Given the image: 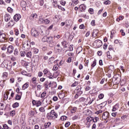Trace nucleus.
Masks as SVG:
<instances>
[{
  "label": "nucleus",
  "mask_w": 129,
  "mask_h": 129,
  "mask_svg": "<svg viewBox=\"0 0 129 129\" xmlns=\"http://www.w3.org/2000/svg\"><path fill=\"white\" fill-rule=\"evenodd\" d=\"M20 5L23 9H25V10H26V7H27V3H26V2L22 1Z\"/></svg>",
  "instance_id": "16"
},
{
  "label": "nucleus",
  "mask_w": 129,
  "mask_h": 129,
  "mask_svg": "<svg viewBox=\"0 0 129 129\" xmlns=\"http://www.w3.org/2000/svg\"><path fill=\"white\" fill-rule=\"evenodd\" d=\"M7 11L9 12V13H12L13 12V9L11 7H8L7 8Z\"/></svg>",
  "instance_id": "46"
},
{
  "label": "nucleus",
  "mask_w": 129,
  "mask_h": 129,
  "mask_svg": "<svg viewBox=\"0 0 129 129\" xmlns=\"http://www.w3.org/2000/svg\"><path fill=\"white\" fill-rule=\"evenodd\" d=\"M7 52L10 54H11L13 52H14V46L12 45H10L8 47Z\"/></svg>",
  "instance_id": "11"
},
{
  "label": "nucleus",
  "mask_w": 129,
  "mask_h": 129,
  "mask_svg": "<svg viewBox=\"0 0 129 129\" xmlns=\"http://www.w3.org/2000/svg\"><path fill=\"white\" fill-rule=\"evenodd\" d=\"M3 76L4 77H5V78H6V77H8V73L7 72H4L3 73Z\"/></svg>",
  "instance_id": "64"
},
{
  "label": "nucleus",
  "mask_w": 129,
  "mask_h": 129,
  "mask_svg": "<svg viewBox=\"0 0 129 129\" xmlns=\"http://www.w3.org/2000/svg\"><path fill=\"white\" fill-rule=\"evenodd\" d=\"M52 6L53 7H54V8H57V7H58V2L57 1H53L52 3Z\"/></svg>",
  "instance_id": "22"
},
{
  "label": "nucleus",
  "mask_w": 129,
  "mask_h": 129,
  "mask_svg": "<svg viewBox=\"0 0 129 129\" xmlns=\"http://www.w3.org/2000/svg\"><path fill=\"white\" fill-rule=\"evenodd\" d=\"M9 63V61L7 60H5L3 61V62L1 64V66L4 68H6L7 67V66Z\"/></svg>",
  "instance_id": "17"
},
{
  "label": "nucleus",
  "mask_w": 129,
  "mask_h": 129,
  "mask_svg": "<svg viewBox=\"0 0 129 129\" xmlns=\"http://www.w3.org/2000/svg\"><path fill=\"white\" fill-rule=\"evenodd\" d=\"M15 25V22L13 20H11L8 23V27H13Z\"/></svg>",
  "instance_id": "18"
},
{
  "label": "nucleus",
  "mask_w": 129,
  "mask_h": 129,
  "mask_svg": "<svg viewBox=\"0 0 129 129\" xmlns=\"http://www.w3.org/2000/svg\"><path fill=\"white\" fill-rule=\"evenodd\" d=\"M0 109H1V110H4V104L0 103Z\"/></svg>",
  "instance_id": "57"
},
{
  "label": "nucleus",
  "mask_w": 129,
  "mask_h": 129,
  "mask_svg": "<svg viewBox=\"0 0 129 129\" xmlns=\"http://www.w3.org/2000/svg\"><path fill=\"white\" fill-rule=\"evenodd\" d=\"M16 114V111L15 110H12L10 112L11 116H14Z\"/></svg>",
  "instance_id": "34"
},
{
  "label": "nucleus",
  "mask_w": 129,
  "mask_h": 129,
  "mask_svg": "<svg viewBox=\"0 0 129 129\" xmlns=\"http://www.w3.org/2000/svg\"><path fill=\"white\" fill-rule=\"evenodd\" d=\"M3 128L4 129H11V128L9 127V126H8L6 124H5L4 125H3Z\"/></svg>",
  "instance_id": "52"
},
{
  "label": "nucleus",
  "mask_w": 129,
  "mask_h": 129,
  "mask_svg": "<svg viewBox=\"0 0 129 129\" xmlns=\"http://www.w3.org/2000/svg\"><path fill=\"white\" fill-rule=\"evenodd\" d=\"M96 59H94V60L93 62V63L91 64L92 67H95L96 66Z\"/></svg>",
  "instance_id": "33"
},
{
  "label": "nucleus",
  "mask_w": 129,
  "mask_h": 129,
  "mask_svg": "<svg viewBox=\"0 0 129 129\" xmlns=\"http://www.w3.org/2000/svg\"><path fill=\"white\" fill-rule=\"evenodd\" d=\"M79 9H80L81 13H83V12H85V10H86V6L84 4H81L79 7Z\"/></svg>",
  "instance_id": "10"
},
{
  "label": "nucleus",
  "mask_w": 129,
  "mask_h": 129,
  "mask_svg": "<svg viewBox=\"0 0 129 129\" xmlns=\"http://www.w3.org/2000/svg\"><path fill=\"white\" fill-rule=\"evenodd\" d=\"M13 19L15 22H18L21 19V15L20 14H16L14 16Z\"/></svg>",
  "instance_id": "13"
},
{
  "label": "nucleus",
  "mask_w": 129,
  "mask_h": 129,
  "mask_svg": "<svg viewBox=\"0 0 129 129\" xmlns=\"http://www.w3.org/2000/svg\"><path fill=\"white\" fill-rule=\"evenodd\" d=\"M51 126V122H47L44 124V125L43 126H40V129H49V127Z\"/></svg>",
  "instance_id": "4"
},
{
  "label": "nucleus",
  "mask_w": 129,
  "mask_h": 129,
  "mask_svg": "<svg viewBox=\"0 0 129 129\" xmlns=\"http://www.w3.org/2000/svg\"><path fill=\"white\" fill-rule=\"evenodd\" d=\"M39 21L41 24H44V23L45 22V19H43L42 18H39Z\"/></svg>",
  "instance_id": "32"
},
{
  "label": "nucleus",
  "mask_w": 129,
  "mask_h": 129,
  "mask_svg": "<svg viewBox=\"0 0 129 129\" xmlns=\"http://www.w3.org/2000/svg\"><path fill=\"white\" fill-rule=\"evenodd\" d=\"M26 56L28 57V58H32V52L28 51L26 53Z\"/></svg>",
  "instance_id": "23"
},
{
  "label": "nucleus",
  "mask_w": 129,
  "mask_h": 129,
  "mask_svg": "<svg viewBox=\"0 0 129 129\" xmlns=\"http://www.w3.org/2000/svg\"><path fill=\"white\" fill-rule=\"evenodd\" d=\"M39 5L41 7L42 6H44V0H40Z\"/></svg>",
  "instance_id": "59"
},
{
  "label": "nucleus",
  "mask_w": 129,
  "mask_h": 129,
  "mask_svg": "<svg viewBox=\"0 0 129 129\" xmlns=\"http://www.w3.org/2000/svg\"><path fill=\"white\" fill-rule=\"evenodd\" d=\"M77 108L76 107H73L71 109V113H75V112H76V110Z\"/></svg>",
  "instance_id": "28"
},
{
  "label": "nucleus",
  "mask_w": 129,
  "mask_h": 129,
  "mask_svg": "<svg viewBox=\"0 0 129 129\" xmlns=\"http://www.w3.org/2000/svg\"><path fill=\"white\" fill-rule=\"evenodd\" d=\"M47 35H49V33H45L44 36L42 38V42L43 43L47 42L49 44V47H54L55 46V42L53 41V37H48Z\"/></svg>",
  "instance_id": "1"
},
{
  "label": "nucleus",
  "mask_w": 129,
  "mask_h": 129,
  "mask_svg": "<svg viewBox=\"0 0 129 129\" xmlns=\"http://www.w3.org/2000/svg\"><path fill=\"white\" fill-rule=\"evenodd\" d=\"M38 77H41V76H43V73H42V72H38Z\"/></svg>",
  "instance_id": "60"
},
{
  "label": "nucleus",
  "mask_w": 129,
  "mask_h": 129,
  "mask_svg": "<svg viewBox=\"0 0 129 129\" xmlns=\"http://www.w3.org/2000/svg\"><path fill=\"white\" fill-rule=\"evenodd\" d=\"M46 92H43L41 95V98H44L46 96Z\"/></svg>",
  "instance_id": "39"
},
{
  "label": "nucleus",
  "mask_w": 129,
  "mask_h": 129,
  "mask_svg": "<svg viewBox=\"0 0 129 129\" xmlns=\"http://www.w3.org/2000/svg\"><path fill=\"white\" fill-rule=\"evenodd\" d=\"M82 50H83V49L82 48V47L79 46L77 49V52H78V54H79V53L82 51Z\"/></svg>",
  "instance_id": "25"
},
{
  "label": "nucleus",
  "mask_w": 129,
  "mask_h": 129,
  "mask_svg": "<svg viewBox=\"0 0 129 129\" xmlns=\"http://www.w3.org/2000/svg\"><path fill=\"white\" fill-rule=\"evenodd\" d=\"M98 119H99L98 117H93V122H97V120H98Z\"/></svg>",
  "instance_id": "31"
},
{
  "label": "nucleus",
  "mask_w": 129,
  "mask_h": 129,
  "mask_svg": "<svg viewBox=\"0 0 129 129\" xmlns=\"http://www.w3.org/2000/svg\"><path fill=\"white\" fill-rule=\"evenodd\" d=\"M102 118L105 120L109 119V113L108 112H105L103 113Z\"/></svg>",
  "instance_id": "6"
},
{
  "label": "nucleus",
  "mask_w": 129,
  "mask_h": 129,
  "mask_svg": "<svg viewBox=\"0 0 129 129\" xmlns=\"http://www.w3.org/2000/svg\"><path fill=\"white\" fill-rule=\"evenodd\" d=\"M5 22H9L11 20V15L9 14H6L4 17Z\"/></svg>",
  "instance_id": "15"
},
{
  "label": "nucleus",
  "mask_w": 129,
  "mask_h": 129,
  "mask_svg": "<svg viewBox=\"0 0 129 129\" xmlns=\"http://www.w3.org/2000/svg\"><path fill=\"white\" fill-rule=\"evenodd\" d=\"M52 100L53 101H57V100H58V97L57 96H54Z\"/></svg>",
  "instance_id": "61"
},
{
  "label": "nucleus",
  "mask_w": 129,
  "mask_h": 129,
  "mask_svg": "<svg viewBox=\"0 0 129 129\" xmlns=\"http://www.w3.org/2000/svg\"><path fill=\"white\" fill-rule=\"evenodd\" d=\"M89 35H90V32L89 31H87V32L86 33V35H85V37H89Z\"/></svg>",
  "instance_id": "63"
},
{
  "label": "nucleus",
  "mask_w": 129,
  "mask_h": 129,
  "mask_svg": "<svg viewBox=\"0 0 129 129\" xmlns=\"http://www.w3.org/2000/svg\"><path fill=\"white\" fill-rule=\"evenodd\" d=\"M87 120L88 122H91V121H93V117L92 116L87 117Z\"/></svg>",
  "instance_id": "21"
},
{
  "label": "nucleus",
  "mask_w": 129,
  "mask_h": 129,
  "mask_svg": "<svg viewBox=\"0 0 129 129\" xmlns=\"http://www.w3.org/2000/svg\"><path fill=\"white\" fill-rule=\"evenodd\" d=\"M78 85V82H75L72 85V87H76Z\"/></svg>",
  "instance_id": "30"
},
{
  "label": "nucleus",
  "mask_w": 129,
  "mask_h": 129,
  "mask_svg": "<svg viewBox=\"0 0 129 129\" xmlns=\"http://www.w3.org/2000/svg\"><path fill=\"white\" fill-rule=\"evenodd\" d=\"M60 4H61L62 6H65V5H66V2L62 0L61 1H60Z\"/></svg>",
  "instance_id": "54"
},
{
  "label": "nucleus",
  "mask_w": 129,
  "mask_h": 129,
  "mask_svg": "<svg viewBox=\"0 0 129 129\" xmlns=\"http://www.w3.org/2000/svg\"><path fill=\"white\" fill-rule=\"evenodd\" d=\"M57 8L58 9H59V10H61V11H62V12H65V9L64 8L60 6H57Z\"/></svg>",
  "instance_id": "37"
},
{
  "label": "nucleus",
  "mask_w": 129,
  "mask_h": 129,
  "mask_svg": "<svg viewBox=\"0 0 129 129\" xmlns=\"http://www.w3.org/2000/svg\"><path fill=\"white\" fill-rule=\"evenodd\" d=\"M103 48L104 50H106V49H107V44L106 43H104Z\"/></svg>",
  "instance_id": "55"
},
{
  "label": "nucleus",
  "mask_w": 129,
  "mask_h": 129,
  "mask_svg": "<svg viewBox=\"0 0 129 129\" xmlns=\"http://www.w3.org/2000/svg\"><path fill=\"white\" fill-rule=\"evenodd\" d=\"M67 119V116H62L60 117V120H66Z\"/></svg>",
  "instance_id": "42"
},
{
  "label": "nucleus",
  "mask_w": 129,
  "mask_h": 129,
  "mask_svg": "<svg viewBox=\"0 0 129 129\" xmlns=\"http://www.w3.org/2000/svg\"><path fill=\"white\" fill-rule=\"evenodd\" d=\"M127 117V116L126 115H124L121 117V119H123V120H124L126 119Z\"/></svg>",
  "instance_id": "47"
},
{
  "label": "nucleus",
  "mask_w": 129,
  "mask_h": 129,
  "mask_svg": "<svg viewBox=\"0 0 129 129\" xmlns=\"http://www.w3.org/2000/svg\"><path fill=\"white\" fill-rule=\"evenodd\" d=\"M30 47H31V46H30V44L28 43L26 44H24L23 45V48H24L25 51H28V50L30 49Z\"/></svg>",
  "instance_id": "12"
},
{
  "label": "nucleus",
  "mask_w": 129,
  "mask_h": 129,
  "mask_svg": "<svg viewBox=\"0 0 129 129\" xmlns=\"http://www.w3.org/2000/svg\"><path fill=\"white\" fill-rule=\"evenodd\" d=\"M80 89H81V86H78L77 87V88H76V91H78V90H80Z\"/></svg>",
  "instance_id": "62"
},
{
  "label": "nucleus",
  "mask_w": 129,
  "mask_h": 129,
  "mask_svg": "<svg viewBox=\"0 0 129 129\" xmlns=\"http://www.w3.org/2000/svg\"><path fill=\"white\" fill-rule=\"evenodd\" d=\"M59 61V60H55V57H51L49 58V60L48 61V64L50 65L51 64H53V63H57V61Z\"/></svg>",
  "instance_id": "7"
},
{
  "label": "nucleus",
  "mask_w": 129,
  "mask_h": 129,
  "mask_svg": "<svg viewBox=\"0 0 129 129\" xmlns=\"http://www.w3.org/2000/svg\"><path fill=\"white\" fill-rule=\"evenodd\" d=\"M32 52H33L34 54H38L39 52V49H38V48H32Z\"/></svg>",
  "instance_id": "24"
},
{
  "label": "nucleus",
  "mask_w": 129,
  "mask_h": 129,
  "mask_svg": "<svg viewBox=\"0 0 129 129\" xmlns=\"http://www.w3.org/2000/svg\"><path fill=\"white\" fill-rule=\"evenodd\" d=\"M93 9L92 8H90L88 10L89 12L90 13V14H91V15H93L94 14V12H93Z\"/></svg>",
  "instance_id": "38"
},
{
  "label": "nucleus",
  "mask_w": 129,
  "mask_h": 129,
  "mask_svg": "<svg viewBox=\"0 0 129 129\" xmlns=\"http://www.w3.org/2000/svg\"><path fill=\"white\" fill-rule=\"evenodd\" d=\"M91 26H93V27H95V20H92L91 22Z\"/></svg>",
  "instance_id": "51"
},
{
  "label": "nucleus",
  "mask_w": 129,
  "mask_h": 129,
  "mask_svg": "<svg viewBox=\"0 0 129 129\" xmlns=\"http://www.w3.org/2000/svg\"><path fill=\"white\" fill-rule=\"evenodd\" d=\"M104 97V95L103 94H100L98 96L99 99H102Z\"/></svg>",
  "instance_id": "40"
},
{
  "label": "nucleus",
  "mask_w": 129,
  "mask_h": 129,
  "mask_svg": "<svg viewBox=\"0 0 129 129\" xmlns=\"http://www.w3.org/2000/svg\"><path fill=\"white\" fill-rule=\"evenodd\" d=\"M29 87V84L26 83L24 85L22 86V89L23 90H25V89H27Z\"/></svg>",
  "instance_id": "19"
},
{
  "label": "nucleus",
  "mask_w": 129,
  "mask_h": 129,
  "mask_svg": "<svg viewBox=\"0 0 129 129\" xmlns=\"http://www.w3.org/2000/svg\"><path fill=\"white\" fill-rule=\"evenodd\" d=\"M49 23H50V20H49L48 19H46L44 20V24L45 25H47L48 24H49Z\"/></svg>",
  "instance_id": "36"
},
{
  "label": "nucleus",
  "mask_w": 129,
  "mask_h": 129,
  "mask_svg": "<svg viewBox=\"0 0 129 129\" xmlns=\"http://www.w3.org/2000/svg\"><path fill=\"white\" fill-rule=\"evenodd\" d=\"M21 98H22V96H21V95H19V94H17L16 96L15 99L16 100H21Z\"/></svg>",
  "instance_id": "27"
},
{
  "label": "nucleus",
  "mask_w": 129,
  "mask_h": 129,
  "mask_svg": "<svg viewBox=\"0 0 129 129\" xmlns=\"http://www.w3.org/2000/svg\"><path fill=\"white\" fill-rule=\"evenodd\" d=\"M94 43L97 48H100V46H102V42L100 40H96Z\"/></svg>",
  "instance_id": "8"
},
{
  "label": "nucleus",
  "mask_w": 129,
  "mask_h": 129,
  "mask_svg": "<svg viewBox=\"0 0 129 129\" xmlns=\"http://www.w3.org/2000/svg\"><path fill=\"white\" fill-rule=\"evenodd\" d=\"M42 103H41L40 101H37L36 106L37 107H38V106H40V105H41Z\"/></svg>",
  "instance_id": "49"
},
{
  "label": "nucleus",
  "mask_w": 129,
  "mask_h": 129,
  "mask_svg": "<svg viewBox=\"0 0 129 129\" xmlns=\"http://www.w3.org/2000/svg\"><path fill=\"white\" fill-rule=\"evenodd\" d=\"M26 52L25 51H21V57H25V56H26Z\"/></svg>",
  "instance_id": "44"
},
{
  "label": "nucleus",
  "mask_w": 129,
  "mask_h": 129,
  "mask_svg": "<svg viewBox=\"0 0 129 129\" xmlns=\"http://www.w3.org/2000/svg\"><path fill=\"white\" fill-rule=\"evenodd\" d=\"M77 93H78V94L79 95H81V94L83 93V92L81 91V89H80L79 90L77 91Z\"/></svg>",
  "instance_id": "50"
},
{
  "label": "nucleus",
  "mask_w": 129,
  "mask_h": 129,
  "mask_svg": "<svg viewBox=\"0 0 129 129\" xmlns=\"http://www.w3.org/2000/svg\"><path fill=\"white\" fill-rule=\"evenodd\" d=\"M37 14H32L30 16V18H32L33 19H36L37 18Z\"/></svg>",
  "instance_id": "48"
},
{
  "label": "nucleus",
  "mask_w": 129,
  "mask_h": 129,
  "mask_svg": "<svg viewBox=\"0 0 129 129\" xmlns=\"http://www.w3.org/2000/svg\"><path fill=\"white\" fill-rule=\"evenodd\" d=\"M119 108V104L117 103L113 106L112 111H116Z\"/></svg>",
  "instance_id": "14"
},
{
  "label": "nucleus",
  "mask_w": 129,
  "mask_h": 129,
  "mask_svg": "<svg viewBox=\"0 0 129 129\" xmlns=\"http://www.w3.org/2000/svg\"><path fill=\"white\" fill-rule=\"evenodd\" d=\"M44 75H46V76H52V73L49 71V70L48 69H45L43 71Z\"/></svg>",
  "instance_id": "9"
},
{
  "label": "nucleus",
  "mask_w": 129,
  "mask_h": 129,
  "mask_svg": "<svg viewBox=\"0 0 129 129\" xmlns=\"http://www.w3.org/2000/svg\"><path fill=\"white\" fill-rule=\"evenodd\" d=\"M6 36V34L3 33L0 36V42L4 43V42H6V41H8V38H7Z\"/></svg>",
  "instance_id": "5"
},
{
  "label": "nucleus",
  "mask_w": 129,
  "mask_h": 129,
  "mask_svg": "<svg viewBox=\"0 0 129 129\" xmlns=\"http://www.w3.org/2000/svg\"><path fill=\"white\" fill-rule=\"evenodd\" d=\"M14 55L15 56H18V55H19V50L17 48L14 50Z\"/></svg>",
  "instance_id": "29"
},
{
  "label": "nucleus",
  "mask_w": 129,
  "mask_h": 129,
  "mask_svg": "<svg viewBox=\"0 0 129 129\" xmlns=\"http://www.w3.org/2000/svg\"><path fill=\"white\" fill-rule=\"evenodd\" d=\"M107 57L109 59H111L112 57L111 55H110V53H109V51H107Z\"/></svg>",
  "instance_id": "56"
},
{
  "label": "nucleus",
  "mask_w": 129,
  "mask_h": 129,
  "mask_svg": "<svg viewBox=\"0 0 129 129\" xmlns=\"http://www.w3.org/2000/svg\"><path fill=\"white\" fill-rule=\"evenodd\" d=\"M69 51H73V44H71L69 47Z\"/></svg>",
  "instance_id": "41"
},
{
  "label": "nucleus",
  "mask_w": 129,
  "mask_h": 129,
  "mask_svg": "<svg viewBox=\"0 0 129 129\" xmlns=\"http://www.w3.org/2000/svg\"><path fill=\"white\" fill-rule=\"evenodd\" d=\"M7 69H8V70H10V69H12V64L11 63V62H10V63H8V65L6 66V68Z\"/></svg>",
  "instance_id": "26"
},
{
  "label": "nucleus",
  "mask_w": 129,
  "mask_h": 129,
  "mask_svg": "<svg viewBox=\"0 0 129 129\" xmlns=\"http://www.w3.org/2000/svg\"><path fill=\"white\" fill-rule=\"evenodd\" d=\"M53 69L55 71H56V70H57V69H58V63H57L56 64H55V65L53 66Z\"/></svg>",
  "instance_id": "43"
},
{
  "label": "nucleus",
  "mask_w": 129,
  "mask_h": 129,
  "mask_svg": "<svg viewBox=\"0 0 129 129\" xmlns=\"http://www.w3.org/2000/svg\"><path fill=\"white\" fill-rule=\"evenodd\" d=\"M19 105L20 104H19V103L16 102L13 104L12 107H13V108H17V107H18Z\"/></svg>",
  "instance_id": "20"
},
{
  "label": "nucleus",
  "mask_w": 129,
  "mask_h": 129,
  "mask_svg": "<svg viewBox=\"0 0 129 129\" xmlns=\"http://www.w3.org/2000/svg\"><path fill=\"white\" fill-rule=\"evenodd\" d=\"M39 111L41 112H44L45 111V108L41 107L39 108Z\"/></svg>",
  "instance_id": "45"
},
{
  "label": "nucleus",
  "mask_w": 129,
  "mask_h": 129,
  "mask_svg": "<svg viewBox=\"0 0 129 129\" xmlns=\"http://www.w3.org/2000/svg\"><path fill=\"white\" fill-rule=\"evenodd\" d=\"M31 35L33 37H35V38H37L38 36H39V32L36 30V29L32 28L31 29Z\"/></svg>",
  "instance_id": "3"
},
{
  "label": "nucleus",
  "mask_w": 129,
  "mask_h": 129,
  "mask_svg": "<svg viewBox=\"0 0 129 129\" xmlns=\"http://www.w3.org/2000/svg\"><path fill=\"white\" fill-rule=\"evenodd\" d=\"M69 125H70V122L69 121L67 122L64 124V126H66V127H68Z\"/></svg>",
  "instance_id": "53"
},
{
  "label": "nucleus",
  "mask_w": 129,
  "mask_h": 129,
  "mask_svg": "<svg viewBox=\"0 0 129 129\" xmlns=\"http://www.w3.org/2000/svg\"><path fill=\"white\" fill-rule=\"evenodd\" d=\"M0 86H1V87L5 86V81H0Z\"/></svg>",
  "instance_id": "35"
},
{
  "label": "nucleus",
  "mask_w": 129,
  "mask_h": 129,
  "mask_svg": "<svg viewBox=\"0 0 129 129\" xmlns=\"http://www.w3.org/2000/svg\"><path fill=\"white\" fill-rule=\"evenodd\" d=\"M46 117L47 119H54V118H57V117H58V114L55 112L54 110H52L49 113L47 114Z\"/></svg>",
  "instance_id": "2"
},
{
  "label": "nucleus",
  "mask_w": 129,
  "mask_h": 129,
  "mask_svg": "<svg viewBox=\"0 0 129 129\" xmlns=\"http://www.w3.org/2000/svg\"><path fill=\"white\" fill-rule=\"evenodd\" d=\"M38 101H36L35 100H33L32 101V104L33 105H37V102Z\"/></svg>",
  "instance_id": "58"
}]
</instances>
